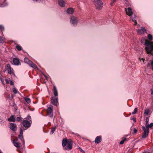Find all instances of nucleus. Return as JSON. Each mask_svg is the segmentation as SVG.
<instances>
[{"mask_svg": "<svg viewBox=\"0 0 153 153\" xmlns=\"http://www.w3.org/2000/svg\"><path fill=\"white\" fill-rule=\"evenodd\" d=\"M144 45L146 46L145 49L147 54H151L153 50V42L146 40Z\"/></svg>", "mask_w": 153, "mask_h": 153, "instance_id": "nucleus-1", "label": "nucleus"}, {"mask_svg": "<svg viewBox=\"0 0 153 153\" xmlns=\"http://www.w3.org/2000/svg\"><path fill=\"white\" fill-rule=\"evenodd\" d=\"M27 129H26V128L24 127H21L20 128V131L19 135L18 136V137L20 139L21 141L24 144L25 143V141L24 139L23 138V132L24 131L26 130Z\"/></svg>", "mask_w": 153, "mask_h": 153, "instance_id": "nucleus-2", "label": "nucleus"}, {"mask_svg": "<svg viewBox=\"0 0 153 153\" xmlns=\"http://www.w3.org/2000/svg\"><path fill=\"white\" fill-rule=\"evenodd\" d=\"M94 3L97 9L99 10L102 9L103 3L101 0H94Z\"/></svg>", "mask_w": 153, "mask_h": 153, "instance_id": "nucleus-3", "label": "nucleus"}, {"mask_svg": "<svg viewBox=\"0 0 153 153\" xmlns=\"http://www.w3.org/2000/svg\"><path fill=\"white\" fill-rule=\"evenodd\" d=\"M25 62L28 64L31 67L34 68H37V66L27 58H25Z\"/></svg>", "mask_w": 153, "mask_h": 153, "instance_id": "nucleus-4", "label": "nucleus"}, {"mask_svg": "<svg viewBox=\"0 0 153 153\" xmlns=\"http://www.w3.org/2000/svg\"><path fill=\"white\" fill-rule=\"evenodd\" d=\"M22 125L23 127L26 128V129H28L31 126V123L27 120H24L21 124Z\"/></svg>", "mask_w": 153, "mask_h": 153, "instance_id": "nucleus-5", "label": "nucleus"}, {"mask_svg": "<svg viewBox=\"0 0 153 153\" xmlns=\"http://www.w3.org/2000/svg\"><path fill=\"white\" fill-rule=\"evenodd\" d=\"M53 106L49 107L47 110V114L50 117H53Z\"/></svg>", "mask_w": 153, "mask_h": 153, "instance_id": "nucleus-6", "label": "nucleus"}, {"mask_svg": "<svg viewBox=\"0 0 153 153\" xmlns=\"http://www.w3.org/2000/svg\"><path fill=\"white\" fill-rule=\"evenodd\" d=\"M143 130L144 131V133L142 135V137L143 138H146L148 135L149 133V129H146L144 126L142 127Z\"/></svg>", "mask_w": 153, "mask_h": 153, "instance_id": "nucleus-7", "label": "nucleus"}, {"mask_svg": "<svg viewBox=\"0 0 153 153\" xmlns=\"http://www.w3.org/2000/svg\"><path fill=\"white\" fill-rule=\"evenodd\" d=\"M71 23L73 26H76L77 23V20L76 17L74 16L71 17Z\"/></svg>", "mask_w": 153, "mask_h": 153, "instance_id": "nucleus-8", "label": "nucleus"}, {"mask_svg": "<svg viewBox=\"0 0 153 153\" xmlns=\"http://www.w3.org/2000/svg\"><path fill=\"white\" fill-rule=\"evenodd\" d=\"M51 101L52 104L55 106H56L58 102L57 97H53L51 99Z\"/></svg>", "mask_w": 153, "mask_h": 153, "instance_id": "nucleus-9", "label": "nucleus"}, {"mask_svg": "<svg viewBox=\"0 0 153 153\" xmlns=\"http://www.w3.org/2000/svg\"><path fill=\"white\" fill-rule=\"evenodd\" d=\"M72 142L69 141L67 144V146L64 148V149L66 150H69L72 149Z\"/></svg>", "mask_w": 153, "mask_h": 153, "instance_id": "nucleus-10", "label": "nucleus"}, {"mask_svg": "<svg viewBox=\"0 0 153 153\" xmlns=\"http://www.w3.org/2000/svg\"><path fill=\"white\" fill-rule=\"evenodd\" d=\"M5 68L6 70L7 71L9 74H12L13 69L11 68L10 64H7L5 66Z\"/></svg>", "mask_w": 153, "mask_h": 153, "instance_id": "nucleus-11", "label": "nucleus"}, {"mask_svg": "<svg viewBox=\"0 0 153 153\" xmlns=\"http://www.w3.org/2000/svg\"><path fill=\"white\" fill-rule=\"evenodd\" d=\"M13 64L15 65H21L19 59L16 58H13Z\"/></svg>", "mask_w": 153, "mask_h": 153, "instance_id": "nucleus-12", "label": "nucleus"}, {"mask_svg": "<svg viewBox=\"0 0 153 153\" xmlns=\"http://www.w3.org/2000/svg\"><path fill=\"white\" fill-rule=\"evenodd\" d=\"M10 128L13 131H15L17 129L16 125L14 123H10Z\"/></svg>", "mask_w": 153, "mask_h": 153, "instance_id": "nucleus-13", "label": "nucleus"}, {"mask_svg": "<svg viewBox=\"0 0 153 153\" xmlns=\"http://www.w3.org/2000/svg\"><path fill=\"white\" fill-rule=\"evenodd\" d=\"M126 14L128 16H130L132 15L133 13L132 10V9L131 7H129L128 8V11L126 10V9L125 8Z\"/></svg>", "mask_w": 153, "mask_h": 153, "instance_id": "nucleus-14", "label": "nucleus"}, {"mask_svg": "<svg viewBox=\"0 0 153 153\" xmlns=\"http://www.w3.org/2000/svg\"><path fill=\"white\" fill-rule=\"evenodd\" d=\"M6 0H0V7H3L7 5V4L6 2Z\"/></svg>", "mask_w": 153, "mask_h": 153, "instance_id": "nucleus-15", "label": "nucleus"}, {"mask_svg": "<svg viewBox=\"0 0 153 153\" xmlns=\"http://www.w3.org/2000/svg\"><path fill=\"white\" fill-rule=\"evenodd\" d=\"M146 30L143 27H141L140 29H138L137 30V33L140 34H142L144 33L145 32H146Z\"/></svg>", "mask_w": 153, "mask_h": 153, "instance_id": "nucleus-16", "label": "nucleus"}, {"mask_svg": "<svg viewBox=\"0 0 153 153\" xmlns=\"http://www.w3.org/2000/svg\"><path fill=\"white\" fill-rule=\"evenodd\" d=\"M17 140V139H16L14 140L13 141V143L14 144V146L20 148V147L21 144L20 143L18 142H16Z\"/></svg>", "mask_w": 153, "mask_h": 153, "instance_id": "nucleus-17", "label": "nucleus"}, {"mask_svg": "<svg viewBox=\"0 0 153 153\" xmlns=\"http://www.w3.org/2000/svg\"><path fill=\"white\" fill-rule=\"evenodd\" d=\"M58 2L61 7H64L65 6V2L63 0H58Z\"/></svg>", "mask_w": 153, "mask_h": 153, "instance_id": "nucleus-18", "label": "nucleus"}, {"mask_svg": "<svg viewBox=\"0 0 153 153\" xmlns=\"http://www.w3.org/2000/svg\"><path fill=\"white\" fill-rule=\"evenodd\" d=\"M102 140L101 137L100 136L97 137L95 140V142L96 143H99L101 142Z\"/></svg>", "mask_w": 153, "mask_h": 153, "instance_id": "nucleus-19", "label": "nucleus"}, {"mask_svg": "<svg viewBox=\"0 0 153 153\" xmlns=\"http://www.w3.org/2000/svg\"><path fill=\"white\" fill-rule=\"evenodd\" d=\"M69 141H68V140L66 139H64L63 140L62 142V146L64 148L65 147L66 145L67 144L68 142H69Z\"/></svg>", "mask_w": 153, "mask_h": 153, "instance_id": "nucleus-20", "label": "nucleus"}, {"mask_svg": "<svg viewBox=\"0 0 153 153\" xmlns=\"http://www.w3.org/2000/svg\"><path fill=\"white\" fill-rule=\"evenodd\" d=\"M53 92L55 96L54 97H57V96L58 95L56 87L54 86L53 87Z\"/></svg>", "mask_w": 153, "mask_h": 153, "instance_id": "nucleus-21", "label": "nucleus"}, {"mask_svg": "<svg viewBox=\"0 0 153 153\" xmlns=\"http://www.w3.org/2000/svg\"><path fill=\"white\" fill-rule=\"evenodd\" d=\"M15 117L14 115H11L10 117L9 118L8 120L10 122H13L15 121Z\"/></svg>", "mask_w": 153, "mask_h": 153, "instance_id": "nucleus-22", "label": "nucleus"}, {"mask_svg": "<svg viewBox=\"0 0 153 153\" xmlns=\"http://www.w3.org/2000/svg\"><path fill=\"white\" fill-rule=\"evenodd\" d=\"M67 11L68 13L72 14L74 12V10L72 8H69L67 9Z\"/></svg>", "mask_w": 153, "mask_h": 153, "instance_id": "nucleus-23", "label": "nucleus"}, {"mask_svg": "<svg viewBox=\"0 0 153 153\" xmlns=\"http://www.w3.org/2000/svg\"><path fill=\"white\" fill-rule=\"evenodd\" d=\"M56 126H55L53 128H51V132H50V134H52L55 131L56 129Z\"/></svg>", "mask_w": 153, "mask_h": 153, "instance_id": "nucleus-24", "label": "nucleus"}, {"mask_svg": "<svg viewBox=\"0 0 153 153\" xmlns=\"http://www.w3.org/2000/svg\"><path fill=\"white\" fill-rule=\"evenodd\" d=\"M25 100L28 103H29L31 102V100L29 98L25 97Z\"/></svg>", "mask_w": 153, "mask_h": 153, "instance_id": "nucleus-25", "label": "nucleus"}, {"mask_svg": "<svg viewBox=\"0 0 153 153\" xmlns=\"http://www.w3.org/2000/svg\"><path fill=\"white\" fill-rule=\"evenodd\" d=\"M16 48L19 51H20L22 50V47L19 45L16 46Z\"/></svg>", "mask_w": 153, "mask_h": 153, "instance_id": "nucleus-26", "label": "nucleus"}, {"mask_svg": "<svg viewBox=\"0 0 153 153\" xmlns=\"http://www.w3.org/2000/svg\"><path fill=\"white\" fill-rule=\"evenodd\" d=\"M27 120H29V121H30V123H32V121H31V117L29 115H28L27 117L26 118Z\"/></svg>", "mask_w": 153, "mask_h": 153, "instance_id": "nucleus-27", "label": "nucleus"}, {"mask_svg": "<svg viewBox=\"0 0 153 153\" xmlns=\"http://www.w3.org/2000/svg\"><path fill=\"white\" fill-rule=\"evenodd\" d=\"M148 38L149 39V40L150 41H152V35H151L150 34H149L148 35Z\"/></svg>", "mask_w": 153, "mask_h": 153, "instance_id": "nucleus-28", "label": "nucleus"}, {"mask_svg": "<svg viewBox=\"0 0 153 153\" xmlns=\"http://www.w3.org/2000/svg\"><path fill=\"white\" fill-rule=\"evenodd\" d=\"M149 112V110L148 109H146L144 111V113L146 115H147L148 114Z\"/></svg>", "mask_w": 153, "mask_h": 153, "instance_id": "nucleus-29", "label": "nucleus"}, {"mask_svg": "<svg viewBox=\"0 0 153 153\" xmlns=\"http://www.w3.org/2000/svg\"><path fill=\"white\" fill-rule=\"evenodd\" d=\"M0 29L1 31L3 32L4 31V28L3 25H0Z\"/></svg>", "mask_w": 153, "mask_h": 153, "instance_id": "nucleus-30", "label": "nucleus"}, {"mask_svg": "<svg viewBox=\"0 0 153 153\" xmlns=\"http://www.w3.org/2000/svg\"><path fill=\"white\" fill-rule=\"evenodd\" d=\"M126 140L127 139L126 138H124L123 140L120 142V144L121 145L123 144L124 143L125 141H126Z\"/></svg>", "mask_w": 153, "mask_h": 153, "instance_id": "nucleus-31", "label": "nucleus"}, {"mask_svg": "<svg viewBox=\"0 0 153 153\" xmlns=\"http://www.w3.org/2000/svg\"><path fill=\"white\" fill-rule=\"evenodd\" d=\"M137 108H135L134 109V111L132 113V114H136L137 112Z\"/></svg>", "mask_w": 153, "mask_h": 153, "instance_id": "nucleus-32", "label": "nucleus"}, {"mask_svg": "<svg viewBox=\"0 0 153 153\" xmlns=\"http://www.w3.org/2000/svg\"><path fill=\"white\" fill-rule=\"evenodd\" d=\"M13 91L14 93L15 94H17V91L16 89L15 88H14L13 89Z\"/></svg>", "mask_w": 153, "mask_h": 153, "instance_id": "nucleus-33", "label": "nucleus"}, {"mask_svg": "<svg viewBox=\"0 0 153 153\" xmlns=\"http://www.w3.org/2000/svg\"><path fill=\"white\" fill-rule=\"evenodd\" d=\"M4 42V39L1 37H0V42L3 43Z\"/></svg>", "mask_w": 153, "mask_h": 153, "instance_id": "nucleus-34", "label": "nucleus"}, {"mask_svg": "<svg viewBox=\"0 0 153 153\" xmlns=\"http://www.w3.org/2000/svg\"><path fill=\"white\" fill-rule=\"evenodd\" d=\"M22 119V117H18L16 118V120L18 122H19Z\"/></svg>", "mask_w": 153, "mask_h": 153, "instance_id": "nucleus-35", "label": "nucleus"}, {"mask_svg": "<svg viewBox=\"0 0 153 153\" xmlns=\"http://www.w3.org/2000/svg\"><path fill=\"white\" fill-rule=\"evenodd\" d=\"M145 126L146 128V129H149V123H146Z\"/></svg>", "mask_w": 153, "mask_h": 153, "instance_id": "nucleus-36", "label": "nucleus"}, {"mask_svg": "<svg viewBox=\"0 0 153 153\" xmlns=\"http://www.w3.org/2000/svg\"><path fill=\"white\" fill-rule=\"evenodd\" d=\"M132 21L135 23V24H134V25H136L137 24L136 20H135V19H132Z\"/></svg>", "mask_w": 153, "mask_h": 153, "instance_id": "nucleus-37", "label": "nucleus"}, {"mask_svg": "<svg viewBox=\"0 0 153 153\" xmlns=\"http://www.w3.org/2000/svg\"><path fill=\"white\" fill-rule=\"evenodd\" d=\"M130 119L131 120H133V121L134 122H136V119L135 118H133V117H131V118H130Z\"/></svg>", "mask_w": 153, "mask_h": 153, "instance_id": "nucleus-38", "label": "nucleus"}, {"mask_svg": "<svg viewBox=\"0 0 153 153\" xmlns=\"http://www.w3.org/2000/svg\"><path fill=\"white\" fill-rule=\"evenodd\" d=\"M116 0H112V2L111 3V4L112 5L116 1Z\"/></svg>", "mask_w": 153, "mask_h": 153, "instance_id": "nucleus-39", "label": "nucleus"}, {"mask_svg": "<svg viewBox=\"0 0 153 153\" xmlns=\"http://www.w3.org/2000/svg\"><path fill=\"white\" fill-rule=\"evenodd\" d=\"M153 126V123H151L149 126V128H151Z\"/></svg>", "mask_w": 153, "mask_h": 153, "instance_id": "nucleus-40", "label": "nucleus"}, {"mask_svg": "<svg viewBox=\"0 0 153 153\" xmlns=\"http://www.w3.org/2000/svg\"><path fill=\"white\" fill-rule=\"evenodd\" d=\"M137 132V130L135 128H134V133L135 134Z\"/></svg>", "mask_w": 153, "mask_h": 153, "instance_id": "nucleus-41", "label": "nucleus"}, {"mask_svg": "<svg viewBox=\"0 0 153 153\" xmlns=\"http://www.w3.org/2000/svg\"><path fill=\"white\" fill-rule=\"evenodd\" d=\"M149 119L148 117H146V123H149Z\"/></svg>", "mask_w": 153, "mask_h": 153, "instance_id": "nucleus-42", "label": "nucleus"}, {"mask_svg": "<svg viewBox=\"0 0 153 153\" xmlns=\"http://www.w3.org/2000/svg\"><path fill=\"white\" fill-rule=\"evenodd\" d=\"M151 65L152 66V70L153 71V60L151 63Z\"/></svg>", "mask_w": 153, "mask_h": 153, "instance_id": "nucleus-43", "label": "nucleus"}, {"mask_svg": "<svg viewBox=\"0 0 153 153\" xmlns=\"http://www.w3.org/2000/svg\"><path fill=\"white\" fill-rule=\"evenodd\" d=\"M5 81H6L7 83V84L9 83V82H8V79H5Z\"/></svg>", "mask_w": 153, "mask_h": 153, "instance_id": "nucleus-44", "label": "nucleus"}, {"mask_svg": "<svg viewBox=\"0 0 153 153\" xmlns=\"http://www.w3.org/2000/svg\"><path fill=\"white\" fill-rule=\"evenodd\" d=\"M151 94L152 95H153V89H151Z\"/></svg>", "mask_w": 153, "mask_h": 153, "instance_id": "nucleus-45", "label": "nucleus"}, {"mask_svg": "<svg viewBox=\"0 0 153 153\" xmlns=\"http://www.w3.org/2000/svg\"><path fill=\"white\" fill-rule=\"evenodd\" d=\"M150 65V63H148L147 65V67H149Z\"/></svg>", "mask_w": 153, "mask_h": 153, "instance_id": "nucleus-46", "label": "nucleus"}, {"mask_svg": "<svg viewBox=\"0 0 153 153\" xmlns=\"http://www.w3.org/2000/svg\"><path fill=\"white\" fill-rule=\"evenodd\" d=\"M10 84L11 85H13V82L12 81H11Z\"/></svg>", "mask_w": 153, "mask_h": 153, "instance_id": "nucleus-47", "label": "nucleus"}, {"mask_svg": "<svg viewBox=\"0 0 153 153\" xmlns=\"http://www.w3.org/2000/svg\"><path fill=\"white\" fill-rule=\"evenodd\" d=\"M44 76H45V78H46V79H47V78H48V77L47 76L45 75H44Z\"/></svg>", "mask_w": 153, "mask_h": 153, "instance_id": "nucleus-48", "label": "nucleus"}, {"mask_svg": "<svg viewBox=\"0 0 153 153\" xmlns=\"http://www.w3.org/2000/svg\"><path fill=\"white\" fill-rule=\"evenodd\" d=\"M15 109L16 110H17V107L16 106L15 107Z\"/></svg>", "mask_w": 153, "mask_h": 153, "instance_id": "nucleus-49", "label": "nucleus"}, {"mask_svg": "<svg viewBox=\"0 0 153 153\" xmlns=\"http://www.w3.org/2000/svg\"><path fill=\"white\" fill-rule=\"evenodd\" d=\"M141 60H142L143 61V62H144L145 59L143 58H142L141 59Z\"/></svg>", "mask_w": 153, "mask_h": 153, "instance_id": "nucleus-50", "label": "nucleus"}, {"mask_svg": "<svg viewBox=\"0 0 153 153\" xmlns=\"http://www.w3.org/2000/svg\"><path fill=\"white\" fill-rule=\"evenodd\" d=\"M83 153H85V152H83Z\"/></svg>", "mask_w": 153, "mask_h": 153, "instance_id": "nucleus-51", "label": "nucleus"}, {"mask_svg": "<svg viewBox=\"0 0 153 153\" xmlns=\"http://www.w3.org/2000/svg\"><path fill=\"white\" fill-rule=\"evenodd\" d=\"M0 153H2L0 152Z\"/></svg>", "mask_w": 153, "mask_h": 153, "instance_id": "nucleus-52", "label": "nucleus"}]
</instances>
